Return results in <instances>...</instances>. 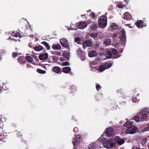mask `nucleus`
I'll return each mask as SVG.
<instances>
[{
	"instance_id": "f257e3e1",
	"label": "nucleus",
	"mask_w": 149,
	"mask_h": 149,
	"mask_svg": "<svg viewBox=\"0 0 149 149\" xmlns=\"http://www.w3.org/2000/svg\"><path fill=\"white\" fill-rule=\"evenodd\" d=\"M120 32L121 34L119 36H118V37L121 39V41L122 43L121 42L116 43L114 44V45L115 47L121 49V51H120V53L122 52L123 48V47L125 45L126 42L125 31L124 29H122Z\"/></svg>"
},
{
	"instance_id": "f03ea898",
	"label": "nucleus",
	"mask_w": 149,
	"mask_h": 149,
	"mask_svg": "<svg viewBox=\"0 0 149 149\" xmlns=\"http://www.w3.org/2000/svg\"><path fill=\"white\" fill-rule=\"evenodd\" d=\"M101 143L104 148H113L114 144L112 140H108L105 138L102 139Z\"/></svg>"
},
{
	"instance_id": "7ed1b4c3",
	"label": "nucleus",
	"mask_w": 149,
	"mask_h": 149,
	"mask_svg": "<svg viewBox=\"0 0 149 149\" xmlns=\"http://www.w3.org/2000/svg\"><path fill=\"white\" fill-rule=\"evenodd\" d=\"M98 24L100 27L104 28L107 25V20L106 17L104 16H100L98 19Z\"/></svg>"
},
{
	"instance_id": "20e7f679",
	"label": "nucleus",
	"mask_w": 149,
	"mask_h": 149,
	"mask_svg": "<svg viewBox=\"0 0 149 149\" xmlns=\"http://www.w3.org/2000/svg\"><path fill=\"white\" fill-rule=\"evenodd\" d=\"M138 128L135 126L132 125L126 129V132L127 134H134L138 131Z\"/></svg>"
},
{
	"instance_id": "39448f33",
	"label": "nucleus",
	"mask_w": 149,
	"mask_h": 149,
	"mask_svg": "<svg viewBox=\"0 0 149 149\" xmlns=\"http://www.w3.org/2000/svg\"><path fill=\"white\" fill-rule=\"evenodd\" d=\"M149 117V108H145L143 109L141 112V118L145 119Z\"/></svg>"
},
{
	"instance_id": "423d86ee",
	"label": "nucleus",
	"mask_w": 149,
	"mask_h": 149,
	"mask_svg": "<svg viewBox=\"0 0 149 149\" xmlns=\"http://www.w3.org/2000/svg\"><path fill=\"white\" fill-rule=\"evenodd\" d=\"M81 136L80 135H75L73 141H72L73 146L74 147V149H76L75 146H76V145L77 143L79 142L81 139Z\"/></svg>"
},
{
	"instance_id": "0eeeda50",
	"label": "nucleus",
	"mask_w": 149,
	"mask_h": 149,
	"mask_svg": "<svg viewBox=\"0 0 149 149\" xmlns=\"http://www.w3.org/2000/svg\"><path fill=\"white\" fill-rule=\"evenodd\" d=\"M106 133L108 136H112L114 134L115 131L113 128L108 127L106 130Z\"/></svg>"
},
{
	"instance_id": "6e6552de",
	"label": "nucleus",
	"mask_w": 149,
	"mask_h": 149,
	"mask_svg": "<svg viewBox=\"0 0 149 149\" xmlns=\"http://www.w3.org/2000/svg\"><path fill=\"white\" fill-rule=\"evenodd\" d=\"M60 43L63 47H68L69 46L68 42L66 38H63L60 40Z\"/></svg>"
},
{
	"instance_id": "1a4fd4ad",
	"label": "nucleus",
	"mask_w": 149,
	"mask_h": 149,
	"mask_svg": "<svg viewBox=\"0 0 149 149\" xmlns=\"http://www.w3.org/2000/svg\"><path fill=\"white\" fill-rule=\"evenodd\" d=\"M114 140L116 143L120 145H121L125 142L124 140L121 139L119 136H116L114 138Z\"/></svg>"
},
{
	"instance_id": "9d476101",
	"label": "nucleus",
	"mask_w": 149,
	"mask_h": 149,
	"mask_svg": "<svg viewBox=\"0 0 149 149\" xmlns=\"http://www.w3.org/2000/svg\"><path fill=\"white\" fill-rule=\"evenodd\" d=\"M93 44V42L91 40H88L85 41L83 43V46L84 49L87 47H91Z\"/></svg>"
},
{
	"instance_id": "9b49d317",
	"label": "nucleus",
	"mask_w": 149,
	"mask_h": 149,
	"mask_svg": "<svg viewBox=\"0 0 149 149\" xmlns=\"http://www.w3.org/2000/svg\"><path fill=\"white\" fill-rule=\"evenodd\" d=\"M77 26L79 29H84L86 27L87 25L85 22L81 21L77 23Z\"/></svg>"
},
{
	"instance_id": "f8f14e48",
	"label": "nucleus",
	"mask_w": 149,
	"mask_h": 149,
	"mask_svg": "<svg viewBox=\"0 0 149 149\" xmlns=\"http://www.w3.org/2000/svg\"><path fill=\"white\" fill-rule=\"evenodd\" d=\"M118 28V25L115 23H112L109 27V29L110 30H116Z\"/></svg>"
},
{
	"instance_id": "ddd939ff",
	"label": "nucleus",
	"mask_w": 149,
	"mask_h": 149,
	"mask_svg": "<svg viewBox=\"0 0 149 149\" xmlns=\"http://www.w3.org/2000/svg\"><path fill=\"white\" fill-rule=\"evenodd\" d=\"M48 55L47 53H42L39 56V58L41 60H45L47 58Z\"/></svg>"
},
{
	"instance_id": "4468645a",
	"label": "nucleus",
	"mask_w": 149,
	"mask_h": 149,
	"mask_svg": "<svg viewBox=\"0 0 149 149\" xmlns=\"http://www.w3.org/2000/svg\"><path fill=\"white\" fill-rule=\"evenodd\" d=\"M135 24L139 28H143L144 26L143 21L142 20H139L136 22H135Z\"/></svg>"
},
{
	"instance_id": "2eb2a0df",
	"label": "nucleus",
	"mask_w": 149,
	"mask_h": 149,
	"mask_svg": "<svg viewBox=\"0 0 149 149\" xmlns=\"http://www.w3.org/2000/svg\"><path fill=\"white\" fill-rule=\"evenodd\" d=\"M89 26L92 29L95 28L97 26L96 22H91L89 23Z\"/></svg>"
},
{
	"instance_id": "dca6fc26",
	"label": "nucleus",
	"mask_w": 149,
	"mask_h": 149,
	"mask_svg": "<svg viewBox=\"0 0 149 149\" xmlns=\"http://www.w3.org/2000/svg\"><path fill=\"white\" fill-rule=\"evenodd\" d=\"M104 43L106 45H109L111 43V40L109 38H106L104 40Z\"/></svg>"
},
{
	"instance_id": "f3484780",
	"label": "nucleus",
	"mask_w": 149,
	"mask_h": 149,
	"mask_svg": "<svg viewBox=\"0 0 149 149\" xmlns=\"http://www.w3.org/2000/svg\"><path fill=\"white\" fill-rule=\"evenodd\" d=\"M52 48L54 50H60L61 48V46L58 44H53L52 45Z\"/></svg>"
},
{
	"instance_id": "a211bd4d",
	"label": "nucleus",
	"mask_w": 149,
	"mask_h": 149,
	"mask_svg": "<svg viewBox=\"0 0 149 149\" xmlns=\"http://www.w3.org/2000/svg\"><path fill=\"white\" fill-rule=\"evenodd\" d=\"M131 17V15L128 12H126L123 15L124 19H125L127 20H128L130 19Z\"/></svg>"
},
{
	"instance_id": "6ab92c4d",
	"label": "nucleus",
	"mask_w": 149,
	"mask_h": 149,
	"mask_svg": "<svg viewBox=\"0 0 149 149\" xmlns=\"http://www.w3.org/2000/svg\"><path fill=\"white\" fill-rule=\"evenodd\" d=\"M97 145L95 143H93L88 145L89 149H95Z\"/></svg>"
},
{
	"instance_id": "aec40b11",
	"label": "nucleus",
	"mask_w": 149,
	"mask_h": 149,
	"mask_svg": "<svg viewBox=\"0 0 149 149\" xmlns=\"http://www.w3.org/2000/svg\"><path fill=\"white\" fill-rule=\"evenodd\" d=\"M112 64L113 63L111 62H110L105 63L104 64V65L106 69H107L111 67L112 66Z\"/></svg>"
},
{
	"instance_id": "412c9836",
	"label": "nucleus",
	"mask_w": 149,
	"mask_h": 149,
	"mask_svg": "<svg viewBox=\"0 0 149 149\" xmlns=\"http://www.w3.org/2000/svg\"><path fill=\"white\" fill-rule=\"evenodd\" d=\"M96 55L97 53L96 52L93 50L91 51L88 54L89 57H91L96 56Z\"/></svg>"
},
{
	"instance_id": "4be33fe9",
	"label": "nucleus",
	"mask_w": 149,
	"mask_h": 149,
	"mask_svg": "<svg viewBox=\"0 0 149 149\" xmlns=\"http://www.w3.org/2000/svg\"><path fill=\"white\" fill-rule=\"evenodd\" d=\"M52 70L54 72L58 73L60 72V69L58 67L55 66L52 68Z\"/></svg>"
},
{
	"instance_id": "5701e85b",
	"label": "nucleus",
	"mask_w": 149,
	"mask_h": 149,
	"mask_svg": "<svg viewBox=\"0 0 149 149\" xmlns=\"http://www.w3.org/2000/svg\"><path fill=\"white\" fill-rule=\"evenodd\" d=\"M133 124V123L132 121H129L125 123L124 125V126L127 127H130L132 126Z\"/></svg>"
},
{
	"instance_id": "b1692460",
	"label": "nucleus",
	"mask_w": 149,
	"mask_h": 149,
	"mask_svg": "<svg viewBox=\"0 0 149 149\" xmlns=\"http://www.w3.org/2000/svg\"><path fill=\"white\" fill-rule=\"evenodd\" d=\"M43 47L40 45L35 46L34 47V50L37 51H40L43 49Z\"/></svg>"
},
{
	"instance_id": "393cba45",
	"label": "nucleus",
	"mask_w": 149,
	"mask_h": 149,
	"mask_svg": "<svg viewBox=\"0 0 149 149\" xmlns=\"http://www.w3.org/2000/svg\"><path fill=\"white\" fill-rule=\"evenodd\" d=\"M106 69L104 65H100L99 69L98 70V71L99 72H102Z\"/></svg>"
},
{
	"instance_id": "a878e982",
	"label": "nucleus",
	"mask_w": 149,
	"mask_h": 149,
	"mask_svg": "<svg viewBox=\"0 0 149 149\" xmlns=\"http://www.w3.org/2000/svg\"><path fill=\"white\" fill-rule=\"evenodd\" d=\"M10 34L11 36L13 37H20V33L18 32H16L15 33L14 32H13Z\"/></svg>"
},
{
	"instance_id": "bb28decb",
	"label": "nucleus",
	"mask_w": 149,
	"mask_h": 149,
	"mask_svg": "<svg viewBox=\"0 0 149 149\" xmlns=\"http://www.w3.org/2000/svg\"><path fill=\"white\" fill-rule=\"evenodd\" d=\"M71 68L69 67H65L63 68V72L66 73H68L71 70Z\"/></svg>"
},
{
	"instance_id": "cd10ccee",
	"label": "nucleus",
	"mask_w": 149,
	"mask_h": 149,
	"mask_svg": "<svg viewBox=\"0 0 149 149\" xmlns=\"http://www.w3.org/2000/svg\"><path fill=\"white\" fill-rule=\"evenodd\" d=\"M26 59L28 62L31 63L32 62L33 60V58L30 56H27Z\"/></svg>"
},
{
	"instance_id": "c85d7f7f",
	"label": "nucleus",
	"mask_w": 149,
	"mask_h": 149,
	"mask_svg": "<svg viewBox=\"0 0 149 149\" xmlns=\"http://www.w3.org/2000/svg\"><path fill=\"white\" fill-rule=\"evenodd\" d=\"M77 55L79 57L81 56L82 55H83L84 54V52L80 50V49H79V50H77Z\"/></svg>"
},
{
	"instance_id": "c756f323",
	"label": "nucleus",
	"mask_w": 149,
	"mask_h": 149,
	"mask_svg": "<svg viewBox=\"0 0 149 149\" xmlns=\"http://www.w3.org/2000/svg\"><path fill=\"white\" fill-rule=\"evenodd\" d=\"M112 56V54L111 52L110 51H108L107 52L106 54V57L107 58H111Z\"/></svg>"
},
{
	"instance_id": "7c9ffc66",
	"label": "nucleus",
	"mask_w": 149,
	"mask_h": 149,
	"mask_svg": "<svg viewBox=\"0 0 149 149\" xmlns=\"http://www.w3.org/2000/svg\"><path fill=\"white\" fill-rule=\"evenodd\" d=\"M36 71L38 73H39L40 74H45L46 72L45 71L43 70L40 69H37Z\"/></svg>"
},
{
	"instance_id": "2f4dec72",
	"label": "nucleus",
	"mask_w": 149,
	"mask_h": 149,
	"mask_svg": "<svg viewBox=\"0 0 149 149\" xmlns=\"http://www.w3.org/2000/svg\"><path fill=\"white\" fill-rule=\"evenodd\" d=\"M63 55V56L67 58H69L70 55L69 53L66 52H64Z\"/></svg>"
},
{
	"instance_id": "473e14b6",
	"label": "nucleus",
	"mask_w": 149,
	"mask_h": 149,
	"mask_svg": "<svg viewBox=\"0 0 149 149\" xmlns=\"http://www.w3.org/2000/svg\"><path fill=\"white\" fill-rule=\"evenodd\" d=\"M23 59L24 58L22 56L19 57L18 58V61L20 64H22L24 62Z\"/></svg>"
},
{
	"instance_id": "72a5a7b5",
	"label": "nucleus",
	"mask_w": 149,
	"mask_h": 149,
	"mask_svg": "<svg viewBox=\"0 0 149 149\" xmlns=\"http://www.w3.org/2000/svg\"><path fill=\"white\" fill-rule=\"evenodd\" d=\"M99 63V62L97 60H96V61H93L92 62L90 61V64H92V65H96L97 64H98Z\"/></svg>"
},
{
	"instance_id": "f704fd0d",
	"label": "nucleus",
	"mask_w": 149,
	"mask_h": 149,
	"mask_svg": "<svg viewBox=\"0 0 149 149\" xmlns=\"http://www.w3.org/2000/svg\"><path fill=\"white\" fill-rule=\"evenodd\" d=\"M111 51L114 55H116L118 53L117 51L114 49H112Z\"/></svg>"
},
{
	"instance_id": "c9c22d12",
	"label": "nucleus",
	"mask_w": 149,
	"mask_h": 149,
	"mask_svg": "<svg viewBox=\"0 0 149 149\" xmlns=\"http://www.w3.org/2000/svg\"><path fill=\"white\" fill-rule=\"evenodd\" d=\"M148 131H149V125L147 126L143 129L142 130V132H143Z\"/></svg>"
},
{
	"instance_id": "e433bc0d",
	"label": "nucleus",
	"mask_w": 149,
	"mask_h": 149,
	"mask_svg": "<svg viewBox=\"0 0 149 149\" xmlns=\"http://www.w3.org/2000/svg\"><path fill=\"white\" fill-rule=\"evenodd\" d=\"M2 116L0 115V128H2L3 127V124L2 121Z\"/></svg>"
},
{
	"instance_id": "4c0bfd02",
	"label": "nucleus",
	"mask_w": 149,
	"mask_h": 149,
	"mask_svg": "<svg viewBox=\"0 0 149 149\" xmlns=\"http://www.w3.org/2000/svg\"><path fill=\"white\" fill-rule=\"evenodd\" d=\"M81 41V39L79 37H77L76 38H75V39L74 40V41L77 43L78 44H80V42Z\"/></svg>"
},
{
	"instance_id": "58836bf2",
	"label": "nucleus",
	"mask_w": 149,
	"mask_h": 149,
	"mask_svg": "<svg viewBox=\"0 0 149 149\" xmlns=\"http://www.w3.org/2000/svg\"><path fill=\"white\" fill-rule=\"evenodd\" d=\"M147 139L146 138H144L142 140L141 142V143L142 145H144L147 141Z\"/></svg>"
},
{
	"instance_id": "ea45409f",
	"label": "nucleus",
	"mask_w": 149,
	"mask_h": 149,
	"mask_svg": "<svg viewBox=\"0 0 149 149\" xmlns=\"http://www.w3.org/2000/svg\"><path fill=\"white\" fill-rule=\"evenodd\" d=\"M69 63L68 61H65L62 63V65L63 66L68 65H69Z\"/></svg>"
},
{
	"instance_id": "a19ab883",
	"label": "nucleus",
	"mask_w": 149,
	"mask_h": 149,
	"mask_svg": "<svg viewBox=\"0 0 149 149\" xmlns=\"http://www.w3.org/2000/svg\"><path fill=\"white\" fill-rule=\"evenodd\" d=\"M133 120H135L136 122H137L139 121V117L138 116H135L133 118Z\"/></svg>"
},
{
	"instance_id": "79ce46f5",
	"label": "nucleus",
	"mask_w": 149,
	"mask_h": 149,
	"mask_svg": "<svg viewBox=\"0 0 149 149\" xmlns=\"http://www.w3.org/2000/svg\"><path fill=\"white\" fill-rule=\"evenodd\" d=\"M91 17L93 18L96 17V15L93 12H92L90 14Z\"/></svg>"
},
{
	"instance_id": "37998d69",
	"label": "nucleus",
	"mask_w": 149,
	"mask_h": 149,
	"mask_svg": "<svg viewBox=\"0 0 149 149\" xmlns=\"http://www.w3.org/2000/svg\"><path fill=\"white\" fill-rule=\"evenodd\" d=\"M6 52L5 51H2L0 53V60H1V58H2V55L4 53H5Z\"/></svg>"
},
{
	"instance_id": "c03bdc74",
	"label": "nucleus",
	"mask_w": 149,
	"mask_h": 149,
	"mask_svg": "<svg viewBox=\"0 0 149 149\" xmlns=\"http://www.w3.org/2000/svg\"><path fill=\"white\" fill-rule=\"evenodd\" d=\"M18 55H19V54L15 52H13V58H15L17 57Z\"/></svg>"
},
{
	"instance_id": "a18cd8bd",
	"label": "nucleus",
	"mask_w": 149,
	"mask_h": 149,
	"mask_svg": "<svg viewBox=\"0 0 149 149\" xmlns=\"http://www.w3.org/2000/svg\"><path fill=\"white\" fill-rule=\"evenodd\" d=\"M96 89L97 91H98L99 89H100L101 88V86H100L99 84H97L96 86Z\"/></svg>"
},
{
	"instance_id": "49530a36",
	"label": "nucleus",
	"mask_w": 149,
	"mask_h": 149,
	"mask_svg": "<svg viewBox=\"0 0 149 149\" xmlns=\"http://www.w3.org/2000/svg\"><path fill=\"white\" fill-rule=\"evenodd\" d=\"M132 101L133 102H136L138 101V100L135 97H133L132 99Z\"/></svg>"
},
{
	"instance_id": "de8ad7c7",
	"label": "nucleus",
	"mask_w": 149,
	"mask_h": 149,
	"mask_svg": "<svg viewBox=\"0 0 149 149\" xmlns=\"http://www.w3.org/2000/svg\"><path fill=\"white\" fill-rule=\"evenodd\" d=\"M2 88L4 90H6L7 89V88H6V85L4 84H3L2 86Z\"/></svg>"
},
{
	"instance_id": "09e8293b",
	"label": "nucleus",
	"mask_w": 149,
	"mask_h": 149,
	"mask_svg": "<svg viewBox=\"0 0 149 149\" xmlns=\"http://www.w3.org/2000/svg\"><path fill=\"white\" fill-rule=\"evenodd\" d=\"M81 57V60L84 61V60L85 59V55L84 54L83 55H82L81 56H80Z\"/></svg>"
},
{
	"instance_id": "8fccbe9b",
	"label": "nucleus",
	"mask_w": 149,
	"mask_h": 149,
	"mask_svg": "<svg viewBox=\"0 0 149 149\" xmlns=\"http://www.w3.org/2000/svg\"><path fill=\"white\" fill-rule=\"evenodd\" d=\"M117 7L120 8H122L124 6L122 4H120L117 5Z\"/></svg>"
},
{
	"instance_id": "3c124183",
	"label": "nucleus",
	"mask_w": 149,
	"mask_h": 149,
	"mask_svg": "<svg viewBox=\"0 0 149 149\" xmlns=\"http://www.w3.org/2000/svg\"><path fill=\"white\" fill-rule=\"evenodd\" d=\"M90 36L92 37H94L97 36L95 33L94 34L92 33H90Z\"/></svg>"
},
{
	"instance_id": "603ef678",
	"label": "nucleus",
	"mask_w": 149,
	"mask_h": 149,
	"mask_svg": "<svg viewBox=\"0 0 149 149\" xmlns=\"http://www.w3.org/2000/svg\"><path fill=\"white\" fill-rule=\"evenodd\" d=\"M42 43L44 45L45 47H46L47 45H48V44L47 43V42L45 41H43L42 42Z\"/></svg>"
},
{
	"instance_id": "864d4df0",
	"label": "nucleus",
	"mask_w": 149,
	"mask_h": 149,
	"mask_svg": "<svg viewBox=\"0 0 149 149\" xmlns=\"http://www.w3.org/2000/svg\"><path fill=\"white\" fill-rule=\"evenodd\" d=\"M91 68L93 69H95L96 68V67L95 66V65H93L92 64H90Z\"/></svg>"
},
{
	"instance_id": "5fc2aeb1",
	"label": "nucleus",
	"mask_w": 149,
	"mask_h": 149,
	"mask_svg": "<svg viewBox=\"0 0 149 149\" xmlns=\"http://www.w3.org/2000/svg\"><path fill=\"white\" fill-rule=\"evenodd\" d=\"M74 132H77L78 131V129L77 127H75L74 129Z\"/></svg>"
},
{
	"instance_id": "6e6d98bb",
	"label": "nucleus",
	"mask_w": 149,
	"mask_h": 149,
	"mask_svg": "<svg viewBox=\"0 0 149 149\" xmlns=\"http://www.w3.org/2000/svg\"><path fill=\"white\" fill-rule=\"evenodd\" d=\"M47 49V50H49L50 49V46H49V44L48 45H47L46 47Z\"/></svg>"
},
{
	"instance_id": "4d7b16f0",
	"label": "nucleus",
	"mask_w": 149,
	"mask_h": 149,
	"mask_svg": "<svg viewBox=\"0 0 149 149\" xmlns=\"http://www.w3.org/2000/svg\"><path fill=\"white\" fill-rule=\"evenodd\" d=\"M132 149H140L136 147V146H133L132 148Z\"/></svg>"
},
{
	"instance_id": "13d9d810",
	"label": "nucleus",
	"mask_w": 149,
	"mask_h": 149,
	"mask_svg": "<svg viewBox=\"0 0 149 149\" xmlns=\"http://www.w3.org/2000/svg\"><path fill=\"white\" fill-rule=\"evenodd\" d=\"M17 135L18 137H20L21 136V134L20 133H19L18 134H17Z\"/></svg>"
},
{
	"instance_id": "bf43d9fd",
	"label": "nucleus",
	"mask_w": 149,
	"mask_h": 149,
	"mask_svg": "<svg viewBox=\"0 0 149 149\" xmlns=\"http://www.w3.org/2000/svg\"><path fill=\"white\" fill-rule=\"evenodd\" d=\"M117 36V34H114L113 36V37L116 38Z\"/></svg>"
},
{
	"instance_id": "052dcab7",
	"label": "nucleus",
	"mask_w": 149,
	"mask_h": 149,
	"mask_svg": "<svg viewBox=\"0 0 149 149\" xmlns=\"http://www.w3.org/2000/svg\"><path fill=\"white\" fill-rule=\"evenodd\" d=\"M4 138H3V137H1L0 139V141H4Z\"/></svg>"
},
{
	"instance_id": "680f3d73",
	"label": "nucleus",
	"mask_w": 149,
	"mask_h": 149,
	"mask_svg": "<svg viewBox=\"0 0 149 149\" xmlns=\"http://www.w3.org/2000/svg\"><path fill=\"white\" fill-rule=\"evenodd\" d=\"M60 60L61 61H63L64 60L63 59V58L62 57H61V58H60Z\"/></svg>"
},
{
	"instance_id": "e2e57ef3",
	"label": "nucleus",
	"mask_w": 149,
	"mask_h": 149,
	"mask_svg": "<svg viewBox=\"0 0 149 149\" xmlns=\"http://www.w3.org/2000/svg\"><path fill=\"white\" fill-rule=\"evenodd\" d=\"M9 40H10V39H11V40H13V39L12 38H11V37H10H10L9 38ZM14 40V39H13Z\"/></svg>"
},
{
	"instance_id": "0e129e2a",
	"label": "nucleus",
	"mask_w": 149,
	"mask_h": 149,
	"mask_svg": "<svg viewBox=\"0 0 149 149\" xmlns=\"http://www.w3.org/2000/svg\"><path fill=\"white\" fill-rule=\"evenodd\" d=\"M102 148H99L98 149H102Z\"/></svg>"
},
{
	"instance_id": "69168bd1",
	"label": "nucleus",
	"mask_w": 149,
	"mask_h": 149,
	"mask_svg": "<svg viewBox=\"0 0 149 149\" xmlns=\"http://www.w3.org/2000/svg\"><path fill=\"white\" fill-rule=\"evenodd\" d=\"M148 147L149 148V145L148 146Z\"/></svg>"
},
{
	"instance_id": "338daca9",
	"label": "nucleus",
	"mask_w": 149,
	"mask_h": 149,
	"mask_svg": "<svg viewBox=\"0 0 149 149\" xmlns=\"http://www.w3.org/2000/svg\"><path fill=\"white\" fill-rule=\"evenodd\" d=\"M127 0H125V1H127Z\"/></svg>"
},
{
	"instance_id": "774afa93",
	"label": "nucleus",
	"mask_w": 149,
	"mask_h": 149,
	"mask_svg": "<svg viewBox=\"0 0 149 149\" xmlns=\"http://www.w3.org/2000/svg\"><path fill=\"white\" fill-rule=\"evenodd\" d=\"M140 149H142V148H140Z\"/></svg>"
}]
</instances>
